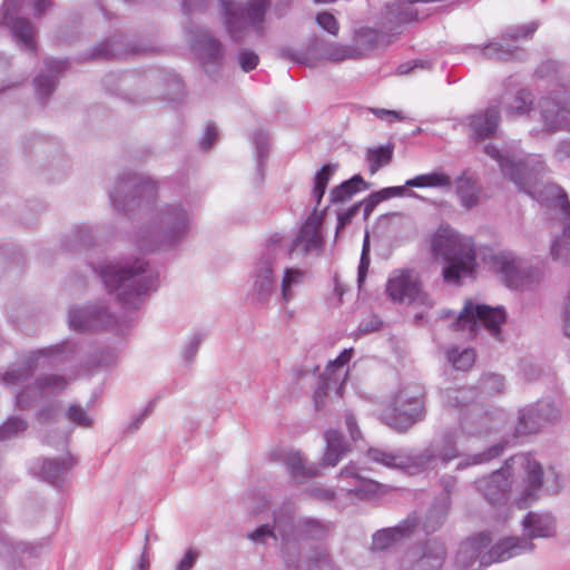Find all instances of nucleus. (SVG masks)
I'll list each match as a JSON object with an SVG mask.
<instances>
[{"label":"nucleus","mask_w":570,"mask_h":570,"mask_svg":"<svg viewBox=\"0 0 570 570\" xmlns=\"http://www.w3.org/2000/svg\"><path fill=\"white\" fill-rule=\"evenodd\" d=\"M515 470L522 476V482L519 485L520 498L517 501L520 509L527 508L537 500L541 490L556 494L561 489L559 474L553 469H549L544 474L541 465L530 454H520L507 460L504 466L490 475L476 480L478 492L492 505L504 503L511 490L509 478Z\"/></svg>","instance_id":"nucleus-1"},{"label":"nucleus","mask_w":570,"mask_h":570,"mask_svg":"<svg viewBox=\"0 0 570 570\" xmlns=\"http://www.w3.org/2000/svg\"><path fill=\"white\" fill-rule=\"evenodd\" d=\"M109 293L127 307H136L140 298L157 288V274L142 259L110 262L94 267Z\"/></svg>","instance_id":"nucleus-2"},{"label":"nucleus","mask_w":570,"mask_h":570,"mask_svg":"<svg viewBox=\"0 0 570 570\" xmlns=\"http://www.w3.org/2000/svg\"><path fill=\"white\" fill-rule=\"evenodd\" d=\"M193 210L177 200L157 206L146 224L132 235V242L144 250H154L183 239L191 228Z\"/></svg>","instance_id":"nucleus-3"},{"label":"nucleus","mask_w":570,"mask_h":570,"mask_svg":"<svg viewBox=\"0 0 570 570\" xmlns=\"http://www.w3.org/2000/svg\"><path fill=\"white\" fill-rule=\"evenodd\" d=\"M431 250L434 258L443 264L442 276L446 283L459 285L462 278L474 277L478 264L471 237L449 226L440 227L432 236Z\"/></svg>","instance_id":"nucleus-4"},{"label":"nucleus","mask_w":570,"mask_h":570,"mask_svg":"<svg viewBox=\"0 0 570 570\" xmlns=\"http://www.w3.org/2000/svg\"><path fill=\"white\" fill-rule=\"evenodd\" d=\"M484 153L498 163L502 174L512 180L520 191L531 197L535 196L539 176L546 170L541 157H524L522 151L513 146L498 148L493 144L485 145Z\"/></svg>","instance_id":"nucleus-5"},{"label":"nucleus","mask_w":570,"mask_h":570,"mask_svg":"<svg viewBox=\"0 0 570 570\" xmlns=\"http://www.w3.org/2000/svg\"><path fill=\"white\" fill-rule=\"evenodd\" d=\"M222 21L226 32L234 42H243L249 29L257 37L265 36L266 14L271 0H218Z\"/></svg>","instance_id":"nucleus-6"},{"label":"nucleus","mask_w":570,"mask_h":570,"mask_svg":"<svg viewBox=\"0 0 570 570\" xmlns=\"http://www.w3.org/2000/svg\"><path fill=\"white\" fill-rule=\"evenodd\" d=\"M32 4L33 16H42L51 6L50 0H3L0 7V28L9 31L18 47L30 53L37 51V28L24 17Z\"/></svg>","instance_id":"nucleus-7"},{"label":"nucleus","mask_w":570,"mask_h":570,"mask_svg":"<svg viewBox=\"0 0 570 570\" xmlns=\"http://www.w3.org/2000/svg\"><path fill=\"white\" fill-rule=\"evenodd\" d=\"M425 415L422 392L416 386L400 390L382 413L384 424L397 432H405Z\"/></svg>","instance_id":"nucleus-8"},{"label":"nucleus","mask_w":570,"mask_h":570,"mask_svg":"<svg viewBox=\"0 0 570 570\" xmlns=\"http://www.w3.org/2000/svg\"><path fill=\"white\" fill-rule=\"evenodd\" d=\"M276 529L282 534V552L288 567L298 568L301 562V541L306 539L324 540L331 532L330 523L317 519L298 518L288 531L276 522Z\"/></svg>","instance_id":"nucleus-9"},{"label":"nucleus","mask_w":570,"mask_h":570,"mask_svg":"<svg viewBox=\"0 0 570 570\" xmlns=\"http://www.w3.org/2000/svg\"><path fill=\"white\" fill-rule=\"evenodd\" d=\"M156 183L144 175L126 171L120 174L109 190L112 206L120 212H130L142 199H149L156 194Z\"/></svg>","instance_id":"nucleus-10"},{"label":"nucleus","mask_w":570,"mask_h":570,"mask_svg":"<svg viewBox=\"0 0 570 570\" xmlns=\"http://www.w3.org/2000/svg\"><path fill=\"white\" fill-rule=\"evenodd\" d=\"M322 223V216L317 214L315 208L292 240L275 234L268 238L267 243H276L284 250L282 253L283 258L292 254H301L302 256L308 254L318 255L324 248V238L321 233Z\"/></svg>","instance_id":"nucleus-11"},{"label":"nucleus","mask_w":570,"mask_h":570,"mask_svg":"<svg viewBox=\"0 0 570 570\" xmlns=\"http://www.w3.org/2000/svg\"><path fill=\"white\" fill-rule=\"evenodd\" d=\"M505 321V312L501 307H490L483 304H474L468 299L462 311L455 317L453 328L456 331H468L470 336H474L480 325L484 326L492 336L500 337L501 325Z\"/></svg>","instance_id":"nucleus-12"},{"label":"nucleus","mask_w":570,"mask_h":570,"mask_svg":"<svg viewBox=\"0 0 570 570\" xmlns=\"http://www.w3.org/2000/svg\"><path fill=\"white\" fill-rule=\"evenodd\" d=\"M283 252L276 243L266 242L254 265L252 272L253 295L255 301L262 306L269 302L271 296L276 289L274 268L283 259Z\"/></svg>","instance_id":"nucleus-13"},{"label":"nucleus","mask_w":570,"mask_h":570,"mask_svg":"<svg viewBox=\"0 0 570 570\" xmlns=\"http://www.w3.org/2000/svg\"><path fill=\"white\" fill-rule=\"evenodd\" d=\"M134 100H142L148 97H161L168 100L178 99L184 91L180 78L176 75L154 70L147 72L136 81Z\"/></svg>","instance_id":"nucleus-14"},{"label":"nucleus","mask_w":570,"mask_h":570,"mask_svg":"<svg viewBox=\"0 0 570 570\" xmlns=\"http://www.w3.org/2000/svg\"><path fill=\"white\" fill-rule=\"evenodd\" d=\"M386 293L393 302L433 306L432 299L422 289L419 277L411 271L395 272L387 281Z\"/></svg>","instance_id":"nucleus-15"},{"label":"nucleus","mask_w":570,"mask_h":570,"mask_svg":"<svg viewBox=\"0 0 570 570\" xmlns=\"http://www.w3.org/2000/svg\"><path fill=\"white\" fill-rule=\"evenodd\" d=\"M538 28L535 22L509 28L500 40L491 41L484 47L474 46L472 49L479 50L480 53L491 60L509 61L512 59L521 60L524 52L519 48L509 43L510 40H518L531 36Z\"/></svg>","instance_id":"nucleus-16"},{"label":"nucleus","mask_w":570,"mask_h":570,"mask_svg":"<svg viewBox=\"0 0 570 570\" xmlns=\"http://www.w3.org/2000/svg\"><path fill=\"white\" fill-rule=\"evenodd\" d=\"M484 263L511 289H522L528 282V274L519 259L511 252H490L483 256Z\"/></svg>","instance_id":"nucleus-17"},{"label":"nucleus","mask_w":570,"mask_h":570,"mask_svg":"<svg viewBox=\"0 0 570 570\" xmlns=\"http://www.w3.org/2000/svg\"><path fill=\"white\" fill-rule=\"evenodd\" d=\"M456 439L455 431L442 433L433 439L422 452L412 458V464L420 468H435L438 463L449 464L460 456Z\"/></svg>","instance_id":"nucleus-18"},{"label":"nucleus","mask_w":570,"mask_h":570,"mask_svg":"<svg viewBox=\"0 0 570 570\" xmlns=\"http://www.w3.org/2000/svg\"><path fill=\"white\" fill-rule=\"evenodd\" d=\"M540 120L549 132L570 128V99L566 92H554L538 102Z\"/></svg>","instance_id":"nucleus-19"},{"label":"nucleus","mask_w":570,"mask_h":570,"mask_svg":"<svg viewBox=\"0 0 570 570\" xmlns=\"http://www.w3.org/2000/svg\"><path fill=\"white\" fill-rule=\"evenodd\" d=\"M446 558L444 543L429 540L411 548L404 556L402 570H440Z\"/></svg>","instance_id":"nucleus-20"},{"label":"nucleus","mask_w":570,"mask_h":570,"mask_svg":"<svg viewBox=\"0 0 570 570\" xmlns=\"http://www.w3.org/2000/svg\"><path fill=\"white\" fill-rule=\"evenodd\" d=\"M559 417V411L550 401H539L519 412L515 425L517 435L537 433L544 425L554 422Z\"/></svg>","instance_id":"nucleus-21"},{"label":"nucleus","mask_w":570,"mask_h":570,"mask_svg":"<svg viewBox=\"0 0 570 570\" xmlns=\"http://www.w3.org/2000/svg\"><path fill=\"white\" fill-rule=\"evenodd\" d=\"M68 386V380L59 374H45L36 379L31 385H27L16 395V404L19 409H29L43 396L61 393Z\"/></svg>","instance_id":"nucleus-22"},{"label":"nucleus","mask_w":570,"mask_h":570,"mask_svg":"<svg viewBox=\"0 0 570 570\" xmlns=\"http://www.w3.org/2000/svg\"><path fill=\"white\" fill-rule=\"evenodd\" d=\"M69 324L78 332L97 331L115 324V316L104 305L72 307L69 311Z\"/></svg>","instance_id":"nucleus-23"},{"label":"nucleus","mask_w":570,"mask_h":570,"mask_svg":"<svg viewBox=\"0 0 570 570\" xmlns=\"http://www.w3.org/2000/svg\"><path fill=\"white\" fill-rule=\"evenodd\" d=\"M491 543L489 532H481L463 541L455 556V564L460 570H479L488 564L482 562L485 549Z\"/></svg>","instance_id":"nucleus-24"},{"label":"nucleus","mask_w":570,"mask_h":570,"mask_svg":"<svg viewBox=\"0 0 570 570\" xmlns=\"http://www.w3.org/2000/svg\"><path fill=\"white\" fill-rule=\"evenodd\" d=\"M193 49L206 62L218 65L224 58V47L206 28L189 26L186 29Z\"/></svg>","instance_id":"nucleus-25"},{"label":"nucleus","mask_w":570,"mask_h":570,"mask_svg":"<svg viewBox=\"0 0 570 570\" xmlns=\"http://www.w3.org/2000/svg\"><path fill=\"white\" fill-rule=\"evenodd\" d=\"M499 106L490 104L487 108L475 111L463 119V125L469 128V136L476 140L491 138L499 127Z\"/></svg>","instance_id":"nucleus-26"},{"label":"nucleus","mask_w":570,"mask_h":570,"mask_svg":"<svg viewBox=\"0 0 570 570\" xmlns=\"http://www.w3.org/2000/svg\"><path fill=\"white\" fill-rule=\"evenodd\" d=\"M41 546L3 538L0 540V556L10 570H27L26 564L39 556Z\"/></svg>","instance_id":"nucleus-27"},{"label":"nucleus","mask_w":570,"mask_h":570,"mask_svg":"<svg viewBox=\"0 0 570 570\" xmlns=\"http://www.w3.org/2000/svg\"><path fill=\"white\" fill-rule=\"evenodd\" d=\"M534 544L520 537H507L499 540L493 547L487 550L482 557V562L491 564L493 562H503L520 554L531 552Z\"/></svg>","instance_id":"nucleus-28"},{"label":"nucleus","mask_w":570,"mask_h":570,"mask_svg":"<svg viewBox=\"0 0 570 570\" xmlns=\"http://www.w3.org/2000/svg\"><path fill=\"white\" fill-rule=\"evenodd\" d=\"M67 60L46 59L43 69L33 79L36 94L46 102L58 86L59 77L68 69Z\"/></svg>","instance_id":"nucleus-29"},{"label":"nucleus","mask_w":570,"mask_h":570,"mask_svg":"<svg viewBox=\"0 0 570 570\" xmlns=\"http://www.w3.org/2000/svg\"><path fill=\"white\" fill-rule=\"evenodd\" d=\"M58 351L59 347L56 346L33 352L22 365L10 368L3 374V383L8 386H18L26 383L40 364Z\"/></svg>","instance_id":"nucleus-30"},{"label":"nucleus","mask_w":570,"mask_h":570,"mask_svg":"<svg viewBox=\"0 0 570 570\" xmlns=\"http://www.w3.org/2000/svg\"><path fill=\"white\" fill-rule=\"evenodd\" d=\"M309 51L314 59H326L332 62H342L345 60L361 59L358 49L352 45H342L338 42H330L322 39H315L309 45Z\"/></svg>","instance_id":"nucleus-31"},{"label":"nucleus","mask_w":570,"mask_h":570,"mask_svg":"<svg viewBox=\"0 0 570 570\" xmlns=\"http://www.w3.org/2000/svg\"><path fill=\"white\" fill-rule=\"evenodd\" d=\"M417 524L415 517L407 518L399 525L376 531L373 534L372 548L375 551H384L392 548L401 539L411 534Z\"/></svg>","instance_id":"nucleus-32"},{"label":"nucleus","mask_w":570,"mask_h":570,"mask_svg":"<svg viewBox=\"0 0 570 570\" xmlns=\"http://www.w3.org/2000/svg\"><path fill=\"white\" fill-rule=\"evenodd\" d=\"M559 216L562 226V235L556 238L551 245V255L554 259L567 258L570 252V203L564 194L557 198Z\"/></svg>","instance_id":"nucleus-33"},{"label":"nucleus","mask_w":570,"mask_h":570,"mask_svg":"<svg viewBox=\"0 0 570 570\" xmlns=\"http://www.w3.org/2000/svg\"><path fill=\"white\" fill-rule=\"evenodd\" d=\"M153 47H125L121 36H115L92 48L90 58L92 59H111L124 55H145L153 51Z\"/></svg>","instance_id":"nucleus-34"},{"label":"nucleus","mask_w":570,"mask_h":570,"mask_svg":"<svg viewBox=\"0 0 570 570\" xmlns=\"http://www.w3.org/2000/svg\"><path fill=\"white\" fill-rule=\"evenodd\" d=\"M523 530L527 534L524 539L531 542L535 538H550L556 533V522L551 514L529 512L522 521Z\"/></svg>","instance_id":"nucleus-35"},{"label":"nucleus","mask_w":570,"mask_h":570,"mask_svg":"<svg viewBox=\"0 0 570 570\" xmlns=\"http://www.w3.org/2000/svg\"><path fill=\"white\" fill-rule=\"evenodd\" d=\"M72 465V458L68 454L61 460L43 459L39 466L35 465L33 469L45 481L58 487L65 481V478Z\"/></svg>","instance_id":"nucleus-36"},{"label":"nucleus","mask_w":570,"mask_h":570,"mask_svg":"<svg viewBox=\"0 0 570 570\" xmlns=\"http://www.w3.org/2000/svg\"><path fill=\"white\" fill-rule=\"evenodd\" d=\"M503 108L508 116L520 117L530 115L533 111V96L527 89H520L514 95H505L502 97Z\"/></svg>","instance_id":"nucleus-37"},{"label":"nucleus","mask_w":570,"mask_h":570,"mask_svg":"<svg viewBox=\"0 0 570 570\" xmlns=\"http://www.w3.org/2000/svg\"><path fill=\"white\" fill-rule=\"evenodd\" d=\"M326 451L323 456L324 465L335 466L342 458L350 452L348 444L342 433L336 430H328L325 433Z\"/></svg>","instance_id":"nucleus-38"},{"label":"nucleus","mask_w":570,"mask_h":570,"mask_svg":"<svg viewBox=\"0 0 570 570\" xmlns=\"http://www.w3.org/2000/svg\"><path fill=\"white\" fill-rule=\"evenodd\" d=\"M96 238L92 227L88 225L75 226L61 240V246L67 252H77L89 247Z\"/></svg>","instance_id":"nucleus-39"},{"label":"nucleus","mask_w":570,"mask_h":570,"mask_svg":"<svg viewBox=\"0 0 570 570\" xmlns=\"http://www.w3.org/2000/svg\"><path fill=\"white\" fill-rule=\"evenodd\" d=\"M96 238L92 227L88 225L75 226L61 240V246L67 252H77L89 247Z\"/></svg>","instance_id":"nucleus-40"},{"label":"nucleus","mask_w":570,"mask_h":570,"mask_svg":"<svg viewBox=\"0 0 570 570\" xmlns=\"http://www.w3.org/2000/svg\"><path fill=\"white\" fill-rule=\"evenodd\" d=\"M455 184L456 195L461 205L466 209L475 207L479 204L480 194L476 180L472 176H468L466 173H463L456 178Z\"/></svg>","instance_id":"nucleus-41"},{"label":"nucleus","mask_w":570,"mask_h":570,"mask_svg":"<svg viewBox=\"0 0 570 570\" xmlns=\"http://www.w3.org/2000/svg\"><path fill=\"white\" fill-rule=\"evenodd\" d=\"M371 185L363 179L361 175H354L351 179H347L333 188L330 194L332 203H344L351 199L356 193L362 189L366 190Z\"/></svg>","instance_id":"nucleus-42"},{"label":"nucleus","mask_w":570,"mask_h":570,"mask_svg":"<svg viewBox=\"0 0 570 570\" xmlns=\"http://www.w3.org/2000/svg\"><path fill=\"white\" fill-rule=\"evenodd\" d=\"M307 272L297 267H286L281 281V294L284 303L295 297L296 289L304 283Z\"/></svg>","instance_id":"nucleus-43"},{"label":"nucleus","mask_w":570,"mask_h":570,"mask_svg":"<svg viewBox=\"0 0 570 570\" xmlns=\"http://www.w3.org/2000/svg\"><path fill=\"white\" fill-rule=\"evenodd\" d=\"M367 456L373 462L393 469H403L410 462L412 463V459L401 454L400 452H387L376 448L368 449Z\"/></svg>","instance_id":"nucleus-44"},{"label":"nucleus","mask_w":570,"mask_h":570,"mask_svg":"<svg viewBox=\"0 0 570 570\" xmlns=\"http://www.w3.org/2000/svg\"><path fill=\"white\" fill-rule=\"evenodd\" d=\"M407 187H434V188H449L452 186V179L443 171H432L415 176L414 178L405 181Z\"/></svg>","instance_id":"nucleus-45"},{"label":"nucleus","mask_w":570,"mask_h":570,"mask_svg":"<svg viewBox=\"0 0 570 570\" xmlns=\"http://www.w3.org/2000/svg\"><path fill=\"white\" fill-rule=\"evenodd\" d=\"M478 392L474 387L448 389L444 391L443 403L449 407H463L475 401Z\"/></svg>","instance_id":"nucleus-46"},{"label":"nucleus","mask_w":570,"mask_h":570,"mask_svg":"<svg viewBox=\"0 0 570 570\" xmlns=\"http://www.w3.org/2000/svg\"><path fill=\"white\" fill-rule=\"evenodd\" d=\"M505 444L507 443H504V442H500L498 444L492 445L491 448H489L488 450H485L481 453L466 455V456L462 458L459 461V463L456 464V470L462 471L472 465L482 464V463L489 462V461L498 458L499 455L502 454V452L505 448Z\"/></svg>","instance_id":"nucleus-47"},{"label":"nucleus","mask_w":570,"mask_h":570,"mask_svg":"<svg viewBox=\"0 0 570 570\" xmlns=\"http://www.w3.org/2000/svg\"><path fill=\"white\" fill-rule=\"evenodd\" d=\"M284 462L294 479H306L316 475V468L306 466L299 452H287Z\"/></svg>","instance_id":"nucleus-48"},{"label":"nucleus","mask_w":570,"mask_h":570,"mask_svg":"<svg viewBox=\"0 0 570 570\" xmlns=\"http://www.w3.org/2000/svg\"><path fill=\"white\" fill-rule=\"evenodd\" d=\"M393 157L392 146H380L379 148H370L366 153L368 169L374 175L381 167L391 163Z\"/></svg>","instance_id":"nucleus-49"},{"label":"nucleus","mask_w":570,"mask_h":570,"mask_svg":"<svg viewBox=\"0 0 570 570\" xmlns=\"http://www.w3.org/2000/svg\"><path fill=\"white\" fill-rule=\"evenodd\" d=\"M336 168H337L336 164H327V165H324L315 174L312 197L315 199L316 205H320V203L325 194L327 184H328L330 179L332 178V176L334 175Z\"/></svg>","instance_id":"nucleus-50"},{"label":"nucleus","mask_w":570,"mask_h":570,"mask_svg":"<svg viewBox=\"0 0 570 570\" xmlns=\"http://www.w3.org/2000/svg\"><path fill=\"white\" fill-rule=\"evenodd\" d=\"M446 357L455 370L466 371L473 365L475 353L472 348L460 350L454 346L446 352Z\"/></svg>","instance_id":"nucleus-51"},{"label":"nucleus","mask_w":570,"mask_h":570,"mask_svg":"<svg viewBox=\"0 0 570 570\" xmlns=\"http://www.w3.org/2000/svg\"><path fill=\"white\" fill-rule=\"evenodd\" d=\"M341 377L335 375L334 377H330V376H326V375H321L320 379H318V385L315 390V393H314V403H315V407L317 410L321 409V406L323 405L324 403V399L325 396L327 395V392L332 389V387H335L336 389V393L337 394H341V391H342V385H338V382H340Z\"/></svg>","instance_id":"nucleus-52"},{"label":"nucleus","mask_w":570,"mask_h":570,"mask_svg":"<svg viewBox=\"0 0 570 570\" xmlns=\"http://www.w3.org/2000/svg\"><path fill=\"white\" fill-rule=\"evenodd\" d=\"M28 428V423L19 417L11 416L0 426V441L11 440L22 434Z\"/></svg>","instance_id":"nucleus-53"},{"label":"nucleus","mask_w":570,"mask_h":570,"mask_svg":"<svg viewBox=\"0 0 570 570\" xmlns=\"http://www.w3.org/2000/svg\"><path fill=\"white\" fill-rule=\"evenodd\" d=\"M306 561L309 570H335L330 554L323 548L314 549Z\"/></svg>","instance_id":"nucleus-54"},{"label":"nucleus","mask_w":570,"mask_h":570,"mask_svg":"<svg viewBox=\"0 0 570 570\" xmlns=\"http://www.w3.org/2000/svg\"><path fill=\"white\" fill-rule=\"evenodd\" d=\"M66 419L80 428H91L92 419L88 412L78 403H71L66 410Z\"/></svg>","instance_id":"nucleus-55"},{"label":"nucleus","mask_w":570,"mask_h":570,"mask_svg":"<svg viewBox=\"0 0 570 570\" xmlns=\"http://www.w3.org/2000/svg\"><path fill=\"white\" fill-rule=\"evenodd\" d=\"M253 142H254L255 149H256L257 168H258L259 175L263 176L262 167H263L265 158L268 155L269 137H268L267 132H265L262 129H258L254 132Z\"/></svg>","instance_id":"nucleus-56"},{"label":"nucleus","mask_w":570,"mask_h":570,"mask_svg":"<svg viewBox=\"0 0 570 570\" xmlns=\"http://www.w3.org/2000/svg\"><path fill=\"white\" fill-rule=\"evenodd\" d=\"M278 56L283 59L292 60L296 63L313 67V56L309 51V47L306 51H299L291 47H281L278 49Z\"/></svg>","instance_id":"nucleus-57"},{"label":"nucleus","mask_w":570,"mask_h":570,"mask_svg":"<svg viewBox=\"0 0 570 570\" xmlns=\"http://www.w3.org/2000/svg\"><path fill=\"white\" fill-rule=\"evenodd\" d=\"M479 386L485 394H499L502 392L504 386L503 377L493 373L484 374L480 380Z\"/></svg>","instance_id":"nucleus-58"},{"label":"nucleus","mask_w":570,"mask_h":570,"mask_svg":"<svg viewBox=\"0 0 570 570\" xmlns=\"http://www.w3.org/2000/svg\"><path fill=\"white\" fill-rule=\"evenodd\" d=\"M370 263H371L370 239H368V234H366L364 242H363V246H362V254H361V259H360V265H358V271H357V285H358L360 289L362 288V285L365 282V278H366V275L368 272V267H370Z\"/></svg>","instance_id":"nucleus-59"},{"label":"nucleus","mask_w":570,"mask_h":570,"mask_svg":"<svg viewBox=\"0 0 570 570\" xmlns=\"http://www.w3.org/2000/svg\"><path fill=\"white\" fill-rule=\"evenodd\" d=\"M258 61L259 58L257 53L249 49H242L237 55V62L244 72L254 70Z\"/></svg>","instance_id":"nucleus-60"},{"label":"nucleus","mask_w":570,"mask_h":570,"mask_svg":"<svg viewBox=\"0 0 570 570\" xmlns=\"http://www.w3.org/2000/svg\"><path fill=\"white\" fill-rule=\"evenodd\" d=\"M317 24L333 36H337L340 24L336 18L330 12H321L316 16Z\"/></svg>","instance_id":"nucleus-61"},{"label":"nucleus","mask_w":570,"mask_h":570,"mask_svg":"<svg viewBox=\"0 0 570 570\" xmlns=\"http://www.w3.org/2000/svg\"><path fill=\"white\" fill-rule=\"evenodd\" d=\"M445 513L442 510H432L423 521V529L425 532L431 533L436 531L443 523Z\"/></svg>","instance_id":"nucleus-62"},{"label":"nucleus","mask_w":570,"mask_h":570,"mask_svg":"<svg viewBox=\"0 0 570 570\" xmlns=\"http://www.w3.org/2000/svg\"><path fill=\"white\" fill-rule=\"evenodd\" d=\"M406 187L407 186H405V185L404 186L386 187L379 191H380L381 198L383 200L390 199L392 197H402V196L422 199V197L419 194L411 191V190L407 191Z\"/></svg>","instance_id":"nucleus-63"},{"label":"nucleus","mask_w":570,"mask_h":570,"mask_svg":"<svg viewBox=\"0 0 570 570\" xmlns=\"http://www.w3.org/2000/svg\"><path fill=\"white\" fill-rule=\"evenodd\" d=\"M202 343V336L199 334H194L188 342L185 344L181 355L185 362L190 363L193 362L194 357L196 356L199 346Z\"/></svg>","instance_id":"nucleus-64"}]
</instances>
